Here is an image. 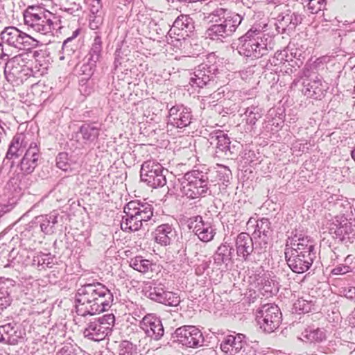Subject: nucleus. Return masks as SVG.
<instances>
[{
  "label": "nucleus",
  "instance_id": "ddd939ff",
  "mask_svg": "<svg viewBox=\"0 0 355 355\" xmlns=\"http://www.w3.org/2000/svg\"><path fill=\"white\" fill-rule=\"evenodd\" d=\"M22 35V32L19 31L18 28L9 26L4 28V30L1 33V39L2 42L17 47H20V40H21V37Z\"/></svg>",
  "mask_w": 355,
  "mask_h": 355
},
{
  "label": "nucleus",
  "instance_id": "7c9ffc66",
  "mask_svg": "<svg viewBox=\"0 0 355 355\" xmlns=\"http://www.w3.org/2000/svg\"><path fill=\"white\" fill-rule=\"evenodd\" d=\"M57 355H77L75 352L69 347H64L60 349Z\"/></svg>",
  "mask_w": 355,
  "mask_h": 355
},
{
  "label": "nucleus",
  "instance_id": "473e14b6",
  "mask_svg": "<svg viewBox=\"0 0 355 355\" xmlns=\"http://www.w3.org/2000/svg\"><path fill=\"white\" fill-rule=\"evenodd\" d=\"M179 119L180 121V123H178V125L186 126V125H187L189 123V121L188 120V117L187 119H185L184 116H180Z\"/></svg>",
  "mask_w": 355,
  "mask_h": 355
},
{
  "label": "nucleus",
  "instance_id": "4468645a",
  "mask_svg": "<svg viewBox=\"0 0 355 355\" xmlns=\"http://www.w3.org/2000/svg\"><path fill=\"white\" fill-rule=\"evenodd\" d=\"M110 331V327L102 325L98 322H92L89 324L85 333L86 336L94 341L103 340Z\"/></svg>",
  "mask_w": 355,
  "mask_h": 355
},
{
  "label": "nucleus",
  "instance_id": "aec40b11",
  "mask_svg": "<svg viewBox=\"0 0 355 355\" xmlns=\"http://www.w3.org/2000/svg\"><path fill=\"white\" fill-rule=\"evenodd\" d=\"M21 146L20 137L15 136L9 146V148L6 153V158L8 159L18 158L20 155L19 150Z\"/></svg>",
  "mask_w": 355,
  "mask_h": 355
},
{
  "label": "nucleus",
  "instance_id": "1a4fd4ad",
  "mask_svg": "<svg viewBox=\"0 0 355 355\" xmlns=\"http://www.w3.org/2000/svg\"><path fill=\"white\" fill-rule=\"evenodd\" d=\"M145 295L153 301L167 306H175L180 302L178 294L167 290H147Z\"/></svg>",
  "mask_w": 355,
  "mask_h": 355
},
{
  "label": "nucleus",
  "instance_id": "a211bd4d",
  "mask_svg": "<svg viewBox=\"0 0 355 355\" xmlns=\"http://www.w3.org/2000/svg\"><path fill=\"white\" fill-rule=\"evenodd\" d=\"M130 266L134 270L145 274L152 271V267L154 264L150 261L144 259L141 256H137L130 259Z\"/></svg>",
  "mask_w": 355,
  "mask_h": 355
},
{
  "label": "nucleus",
  "instance_id": "c85d7f7f",
  "mask_svg": "<svg viewBox=\"0 0 355 355\" xmlns=\"http://www.w3.org/2000/svg\"><path fill=\"white\" fill-rule=\"evenodd\" d=\"M310 337L316 342H321L326 339V336L322 330L317 329L310 334Z\"/></svg>",
  "mask_w": 355,
  "mask_h": 355
},
{
  "label": "nucleus",
  "instance_id": "4c0bfd02",
  "mask_svg": "<svg viewBox=\"0 0 355 355\" xmlns=\"http://www.w3.org/2000/svg\"><path fill=\"white\" fill-rule=\"evenodd\" d=\"M98 285H101L100 283L97 282L96 284L95 283H88V284H85L83 285V286H98Z\"/></svg>",
  "mask_w": 355,
  "mask_h": 355
},
{
  "label": "nucleus",
  "instance_id": "39448f33",
  "mask_svg": "<svg viewBox=\"0 0 355 355\" xmlns=\"http://www.w3.org/2000/svg\"><path fill=\"white\" fill-rule=\"evenodd\" d=\"M178 340L188 347H196L203 343L201 331L194 326H183L175 330Z\"/></svg>",
  "mask_w": 355,
  "mask_h": 355
},
{
  "label": "nucleus",
  "instance_id": "f257e3e1",
  "mask_svg": "<svg viewBox=\"0 0 355 355\" xmlns=\"http://www.w3.org/2000/svg\"><path fill=\"white\" fill-rule=\"evenodd\" d=\"M56 16L39 7L28 6L24 12V24L34 31L46 35L54 28Z\"/></svg>",
  "mask_w": 355,
  "mask_h": 355
},
{
  "label": "nucleus",
  "instance_id": "20e7f679",
  "mask_svg": "<svg viewBox=\"0 0 355 355\" xmlns=\"http://www.w3.org/2000/svg\"><path fill=\"white\" fill-rule=\"evenodd\" d=\"M140 175L142 181L153 188L163 187L166 182L165 176L162 174V165L153 160L144 162Z\"/></svg>",
  "mask_w": 355,
  "mask_h": 355
},
{
  "label": "nucleus",
  "instance_id": "a19ab883",
  "mask_svg": "<svg viewBox=\"0 0 355 355\" xmlns=\"http://www.w3.org/2000/svg\"><path fill=\"white\" fill-rule=\"evenodd\" d=\"M300 245H301V244H300V243H298V244H297V248L296 250H297L298 252H299V250H301V246H300Z\"/></svg>",
  "mask_w": 355,
  "mask_h": 355
},
{
  "label": "nucleus",
  "instance_id": "2eb2a0df",
  "mask_svg": "<svg viewBox=\"0 0 355 355\" xmlns=\"http://www.w3.org/2000/svg\"><path fill=\"white\" fill-rule=\"evenodd\" d=\"M173 236V232L172 227L168 224L159 225L154 232L155 242L162 245L166 246L169 245Z\"/></svg>",
  "mask_w": 355,
  "mask_h": 355
},
{
  "label": "nucleus",
  "instance_id": "7ed1b4c3",
  "mask_svg": "<svg viewBox=\"0 0 355 355\" xmlns=\"http://www.w3.org/2000/svg\"><path fill=\"white\" fill-rule=\"evenodd\" d=\"M280 315L281 312L277 306L265 304L258 311L257 320L261 329L267 333H271L278 327Z\"/></svg>",
  "mask_w": 355,
  "mask_h": 355
},
{
  "label": "nucleus",
  "instance_id": "6e6552de",
  "mask_svg": "<svg viewBox=\"0 0 355 355\" xmlns=\"http://www.w3.org/2000/svg\"><path fill=\"white\" fill-rule=\"evenodd\" d=\"M124 213L130 216L137 217L142 223L148 221L153 216V209L148 204H141L137 201H130L124 207Z\"/></svg>",
  "mask_w": 355,
  "mask_h": 355
},
{
  "label": "nucleus",
  "instance_id": "f704fd0d",
  "mask_svg": "<svg viewBox=\"0 0 355 355\" xmlns=\"http://www.w3.org/2000/svg\"><path fill=\"white\" fill-rule=\"evenodd\" d=\"M96 3H97V6H92V8H91V12L92 13H97L98 12V9L99 8L101 7L100 6V1L99 0H96Z\"/></svg>",
  "mask_w": 355,
  "mask_h": 355
},
{
  "label": "nucleus",
  "instance_id": "9b49d317",
  "mask_svg": "<svg viewBox=\"0 0 355 355\" xmlns=\"http://www.w3.org/2000/svg\"><path fill=\"white\" fill-rule=\"evenodd\" d=\"M113 301V295L110 290H98L97 296L94 303L92 306V310L95 313H100L106 311Z\"/></svg>",
  "mask_w": 355,
  "mask_h": 355
},
{
  "label": "nucleus",
  "instance_id": "cd10ccee",
  "mask_svg": "<svg viewBox=\"0 0 355 355\" xmlns=\"http://www.w3.org/2000/svg\"><path fill=\"white\" fill-rule=\"evenodd\" d=\"M322 4L318 0H311L308 3V10L311 13H318L321 10Z\"/></svg>",
  "mask_w": 355,
  "mask_h": 355
},
{
  "label": "nucleus",
  "instance_id": "4be33fe9",
  "mask_svg": "<svg viewBox=\"0 0 355 355\" xmlns=\"http://www.w3.org/2000/svg\"><path fill=\"white\" fill-rule=\"evenodd\" d=\"M80 132L83 138L87 141H92L96 139L99 135L98 130L90 125H83L80 128Z\"/></svg>",
  "mask_w": 355,
  "mask_h": 355
},
{
  "label": "nucleus",
  "instance_id": "c756f323",
  "mask_svg": "<svg viewBox=\"0 0 355 355\" xmlns=\"http://www.w3.org/2000/svg\"><path fill=\"white\" fill-rule=\"evenodd\" d=\"M35 167L36 165L31 162H29V164L24 165L22 164V161L21 162V169L26 174L31 173L34 171Z\"/></svg>",
  "mask_w": 355,
  "mask_h": 355
},
{
  "label": "nucleus",
  "instance_id": "58836bf2",
  "mask_svg": "<svg viewBox=\"0 0 355 355\" xmlns=\"http://www.w3.org/2000/svg\"><path fill=\"white\" fill-rule=\"evenodd\" d=\"M351 157L354 159V161L355 162V148L352 150V152H351Z\"/></svg>",
  "mask_w": 355,
  "mask_h": 355
},
{
  "label": "nucleus",
  "instance_id": "0eeeda50",
  "mask_svg": "<svg viewBox=\"0 0 355 355\" xmlns=\"http://www.w3.org/2000/svg\"><path fill=\"white\" fill-rule=\"evenodd\" d=\"M189 227L190 229H193L199 239L203 242L211 241L216 234L214 228L209 224L205 223L200 216L191 218Z\"/></svg>",
  "mask_w": 355,
  "mask_h": 355
},
{
  "label": "nucleus",
  "instance_id": "dca6fc26",
  "mask_svg": "<svg viewBox=\"0 0 355 355\" xmlns=\"http://www.w3.org/2000/svg\"><path fill=\"white\" fill-rule=\"evenodd\" d=\"M220 348L223 352L235 354L238 353L242 348V343L240 336L238 337L230 335L226 337L225 340L221 343Z\"/></svg>",
  "mask_w": 355,
  "mask_h": 355
},
{
  "label": "nucleus",
  "instance_id": "412c9836",
  "mask_svg": "<svg viewBox=\"0 0 355 355\" xmlns=\"http://www.w3.org/2000/svg\"><path fill=\"white\" fill-rule=\"evenodd\" d=\"M77 300L83 304L85 303H94L97 296L98 290H78Z\"/></svg>",
  "mask_w": 355,
  "mask_h": 355
},
{
  "label": "nucleus",
  "instance_id": "5701e85b",
  "mask_svg": "<svg viewBox=\"0 0 355 355\" xmlns=\"http://www.w3.org/2000/svg\"><path fill=\"white\" fill-rule=\"evenodd\" d=\"M39 159V149L36 147L33 148L31 146L26 151L25 155L22 159L23 164H28L31 162L37 166V162Z\"/></svg>",
  "mask_w": 355,
  "mask_h": 355
},
{
  "label": "nucleus",
  "instance_id": "393cba45",
  "mask_svg": "<svg viewBox=\"0 0 355 355\" xmlns=\"http://www.w3.org/2000/svg\"><path fill=\"white\" fill-rule=\"evenodd\" d=\"M65 9L70 14L76 15L80 11L81 6L80 3H78L76 1H68L66 3Z\"/></svg>",
  "mask_w": 355,
  "mask_h": 355
},
{
  "label": "nucleus",
  "instance_id": "2f4dec72",
  "mask_svg": "<svg viewBox=\"0 0 355 355\" xmlns=\"http://www.w3.org/2000/svg\"><path fill=\"white\" fill-rule=\"evenodd\" d=\"M67 155L65 153H60L58 157L57 161V166L61 169L65 170L64 167L66 166V164L62 162L60 160L63 158H66Z\"/></svg>",
  "mask_w": 355,
  "mask_h": 355
},
{
  "label": "nucleus",
  "instance_id": "f8f14e48",
  "mask_svg": "<svg viewBox=\"0 0 355 355\" xmlns=\"http://www.w3.org/2000/svg\"><path fill=\"white\" fill-rule=\"evenodd\" d=\"M236 248L237 254L246 259L253 250L252 239L246 233L239 234L236 239Z\"/></svg>",
  "mask_w": 355,
  "mask_h": 355
},
{
  "label": "nucleus",
  "instance_id": "bb28decb",
  "mask_svg": "<svg viewBox=\"0 0 355 355\" xmlns=\"http://www.w3.org/2000/svg\"><path fill=\"white\" fill-rule=\"evenodd\" d=\"M350 271V267L346 265L340 264L331 270V273L334 275H344Z\"/></svg>",
  "mask_w": 355,
  "mask_h": 355
},
{
  "label": "nucleus",
  "instance_id": "f03ea898",
  "mask_svg": "<svg viewBox=\"0 0 355 355\" xmlns=\"http://www.w3.org/2000/svg\"><path fill=\"white\" fill-rule=\"evenodd\" d=\"M182 191L187 198L194 199L205 193L207 190V178L198 171L189 172L184 175Z\"/></svg>",
  "mask_w": 355,
  "mask_h": 355
},
{
  "label": "nucleus",
  "instance_id": "f3484780",
  "mask_svg": "<svg viewBox=\"0 0 355 355\" xmlns=\"http://www.w3.org/2000/svg\"><path fill=\"white\" fill-rule=\"evenodd\" d=\"M141 325L142 328L147 332L152 331L153 334H157V336L162 335L164 331L160 321L151 315L145 316L142 320Z\"/></svg>",
  "mask_w": 355,
  "mask_h": 355
},
{
  "label": "nucleus",
  "instance_id": "6ab92c4d",
  "mask_svg": "<svg viewBox=\"0 0 355 355\" xmlns=\"http://www.w3.org/2000/svg\"><path fill=\"white\" fill-rule=\"evenodd\" d=\"M142 224L137 217L128 216L125 214L121 223V227L123 231H137Z\"/></svg>",
  "mask_w": 355,
  "mask_h": 355
},
{
  "label": "nucleus",
  "instance_id": "ea45409f",
  "mask_svg": "<svg viewBox=\"0 0 355 355\" xmlns=\"http://www.w3.org/2000/svg\"><path fill=\"white\" fill-rule=\"evenodd\" d=\"M184 18H186V20H187V18L186 17L182 16V19L178 18V19L175 21V24H179V22H180V21H182Z\"/></svg>",
  "mask_w": 355,
  "mask_h": 355
},
{
  "label": "nucleus",
  "instance_id": "9d476101",
  "mask_svg": "<svg viewBox=\"0 0 355 355\" xmlns=\"http://www.w3.org/2000/svg\"><path fill=\"white\" fill-rule=\"evenodd\" d=\"M295 253H293L292 257L288 260V265L293 272L302 273L306 271L311 264L307 259L309 252H298L297 250H295Z\"/></svg>",
  "mask_w": 355,
  "mask_h": 355
},
{
  "label": "nucleus",
  "instance_id": "c9c22d12",
  "mask_svg": "<svg viewBox=\"0 0 355 355\" xmlns=\"http://www.w3.org/2000/svg\"><path fill=\"white\" fill-rule=\"evenodd\" d=\"M264 286H275V282L273 280H271L270 282L268 279L267 280H265Z\"/></svg>",
  "mask_w": 355,
  "mask_h": 355
},
{
  "label": "nucleus",
  "instance_id": "72a5a7b5",
  "mask_svg": "<svg viewBox=\"0 0 355 355\" xmlns=\"http://www.w3.org/2000/svg\"><path fill=\"white\" fill-rule=\"evenodd\" d=\"M212 30H214L216 33L224 32V27L223 25H214L213 26Z\"/></svg>",
  "mask_w": 355,
  "mask_h": 355
},
{
  "label": "nucleus",
  "instance_id": "e433bc0d",
  "mask_svg": "<svg viewBox=\"0 0 355 355\" xmlns=\"http://www.w3.org/2000/svg\"><path fill=\"white\" fill-rule=\"evenodd\" d=\"M78 33H79V32H78V30L75 31L73 32V36H72L71 37H69V38H67V40L65 41V42H67V41L71 40V39H73V38H74V37H76L78 35Z\"/></svg>",
  "mask_w": 355,
  "mask_h": 355
},
{
  "label": "nucleus",
  "instance_id": "423d86ee",
  "mask_svg": "<svg viewBox=\"0 0 355 355\" xmlns=\"http://www.w3.org/2000/svg\"><path fill=\"white\" fill-rule=\"evenodd\" d=\"M254 32L248 31L241 37L242 45L240 47V53L247 57L259 58L262 55L261 49L264 47L261 46L259 41L261 38L259 37H253Z\"/></svg>",
  "mask_w": 355,
  "mask_h": 355
},
{
  "label": "nucleus",
  "instance_id": "79ce46f5",
  "mask_svg": "<svg viewBox=\"0 0 355 355\" xmlns=\"http://www.w3.org/2000/svg\"><path fill=\"white\" fill-rule=\"evenodd\" d=\"M174 110H175V107L171 108V112H173Z\"/></svg>",
  "mask_w": 355,
  "mask_h": 355
},
{
  "label": "nucleus",
  "instance_id": "a878e982",
  "mask_svg": "<svg viewBox=\"0 0 355 355\" xmlns=\"http://www.w3.org/2000/svg\"><path fill=\"white\" fill-rule=\"evenodd\" d=\"M114 320L115 318L113 314H106L100 318L98 322L103 326L110 327L114 323Z\"/></svg>",
  "mask_w": 355,
  "mask_h": 355
},
{
  "label": "nucleus",
  "instance_id": "b1692460",
  "mask_svg": "<svg viewBox=\"0 0 355 355\" xmlns=\"http://www.w3.org/2000/svg\"><path fill=\"white\" fill-rule=\"evenodd\" d=\"M20 46L22 45L24 48L36 47L37 46V42L25 33L22 32Z\"/></svg>",
  "mask_w": 355,
  "mask_h": 355
}]
</instances>
